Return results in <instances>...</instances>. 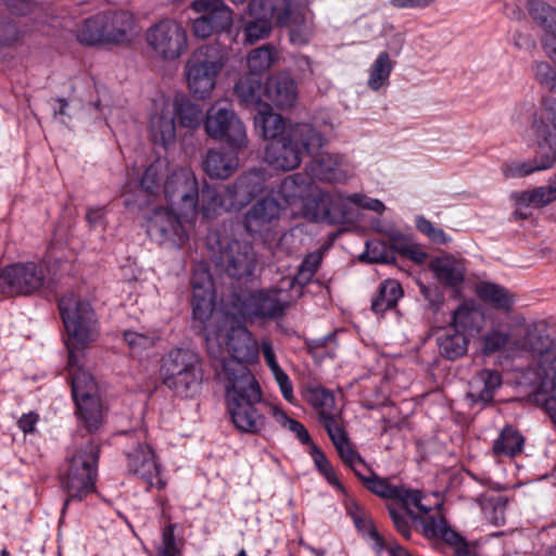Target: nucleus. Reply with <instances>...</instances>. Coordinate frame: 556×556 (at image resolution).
Here are the masks:
<instances>
[{
	"label": "nucleus",
	"instance_id": "obj_1",
	"mask_svg": "<svg viewBox=\"0 0 556 556\" xmlns=\"http://www.w3.org/2000/svg\"><path fill=\"white\" fill-rule=\"evenodd\" d=\"M135 176L138 173L132 168L127 174L124 194L132 192V185L135 194L125 199L126 206L144 210L164 198L181 216L195 213L199 185L189 166L172 165L166 157H157L144 169L138 184H135Z\"/></svg>",
	"mask_w": 556,
	"mask_h": 556
},
{
	"label": "nucleus",
	"instance_id": "obj_2",
	"mask_svg": "<svg viewBox=\"0 0 556 556\" xmlns=\"http://www.w3.org/2000/svg\"><path fill=\"white\" fill-rule=\"evenodd\" d=\"M241 321L227 308L220 318L215 317L214 323L205 327L206 350L211 358L218 362L215 370L220 382L226 368L247 367L258 358V343Z\"/></svg>",
	"mask_w": 556,
	"mask_h": 556
},
{
	"label": "nucleus",
	"instance_id": "obj_3",
	"mask_svg": "<svg viewBox=\"0 0 556 556\" xmlns=\"http://www.w3.org/2000/svg\"><path fill=\"white\" fill-rule=\"evenodd\" d=\"M227 412L235 427L244 433L261 434L267 425L260 383L248 367L226 368L222 374Z\"/></svg>",
	"mask_w": 556,
	"mask_h": 556
},
{
	"label": "nucleus",
	"instance_id": "obj_4",
	"mask_svg": "<svg viewBox=\"0 0 556 556\" xmlns=\"http://www.w3.org/2000/svg\"><path fill=\"white\" fill-rule=\"evenodd\" d=\"M59 309L67 336V369L68 371L85 370L80 364V354L100 336L97 314L89 302L74 293L60 299Z\"/></svg>",
	"mask_w": 556,
	"mask_h": 556
},
{
	"label": "nucleus",
	"instance_id": "obj_5",
	"mask_svg": "<svg viewBox=\"0 0 556 556\" xmlns=\"http://www.w3.org/2000/svg\"><path fill=\"white\" fill-rule=\"evenodd\" d=\"M326 143L321 132L311 124H289L286 136L266 147L265 161L275 169L292 170L301 164L304 154L313 155Z\"/></svg>",
	"mask_w": 556,
	"mask_h": 556
},
{
	"label": "nucleus",
	"instance_id": "obj_6",
	"mask_svg": "<svg viewBox=\"0 0 556 556\" xmlns=\"http://www.w3.org/2000/svg\"><path fill=\"white\" fill-rule=\"evenodd\" d=\"M289 292L280 287L235 294L228 308L243 321L267 323L281 319L291 306Z\"/></svg>",
	"mask_w": 556,
	"mask_h": 556
},
{
	"label": "nucleus",
	"instance_id": "obj_7",
	"mask_svg": "<svg viewBox=\"0 0 556 556\" xmlns=\"http://www.w3.org/2000/svg\"><path fill=\"white\" fill-rule=\"evenodd\" d=\"M228 61L224 49L216 45H203L187 59L184 75L190 93L198 99L208 98L217 78Z\"/></svg>",
	"mask_w": 556,
	"mask_h": 556
},
{
	"label": "nucleus",
	"instance_id": "obj_8",
	"mask_svg": "<svg viewBox=\"0 0 556 556\" xmlns=\"http://www.w3.org/2000/svg\"><path fill=\"white\" fill-rule=\"evenodd\" d=\"M161 377L175 394L188 397L197 393L203 380L201 358L190 349L170 350L163 358Z\"/></svg>",
	"mask_w": 556,
	"mask_h": 556
},
{
	"label": "nucleus",
	"instance_id": "obj_9",
	"mask_svg": "<svg viewBox=\"0 0 556 556\" xmlns=\"http://www.w3.org/2000/svg\"><path fill=\"white\" fill-rule=\"evenodd\" d=\"M72 396L79 424L88 431H97L103 420L102 403L92 375L86 370L68 371Z\"/></svg>",
	"mask_w": 556,
	"mask_h": 556
},
{
	"label": "nucleus",
	"instance_id": "obj_10",
	"mask_svg": "<svg viewBox=\"0 0 556 556\" xmlns=\"http://www.w3.org/2000/svg\"><path fill=\"white\" fill-rule=\"evenodd\" d=\"M349 204L377 213H382L386 208L380 200L368 198L362 193H338L332 197L323 194L305 203V215L316 222L327 220L332 223L346 219Z\"/></svg>",
	"mask_w": 556,
	"mask_h": 556
},
{
	"label": "nucleus",
	"instance_id": "obj_11",
	"mask_svg": "<svg viewBox=\"0 0 556 556\" xmlns=\"http://www.w3.org/2000/svg\"><path fill=\"white\" fill-rule=\"evenodd\" d=\"M49 282L46 263L25 262L5 266L0 271V294L29 295Z\"/></svg>",
	"mask_w": 556,
	"mask_h": 556
},
{
	"label": "nucleus",
	"instance_id": "obj_12",
	"mask_svg": "<svg viewBox=\"0 0 556 556\" xmlns=\"http://www.w3.org/2000/svg\"><path fill=\"white\" fill-rule=\"evenodd\" d=\"M207 247L212 250L215 261L230 277L240 279L252 275L255 254L250 243L220 239L217 233H211L207 237Z\"/></svg>",
	"mask_w": 556,
	"mask_h": 556
},
{
	"label": "nucleus",
	"instance_id": "obj_13",
	"mask_svg": "<svg viewBox=\"0 0 556 556\" xmlns=\"http://www.w3.org/2000/svg\"><path fill=\"white\" fill-rule=\"evenodd\" d=\"M146 41L154 55L163 61H176L188 49V34L185 26L174 18H163L151 25Z\"/></svg>",
	"mask_w": 556,
	"mask_h": 556
},
{
	"label": "nucleus",
	"instance_id": "obj_14",
	"mask_svg": "<svg viewBox=\"0 0 556 556\" xmlns=\"http://www.w3.org/2000/svg\"><path fill=\"white\" fill-rule=\"evenodd\" d=\"M204 129L207 136L225 141L233 150L240 151L248 147L249 139L244 124L233 110L222 106L218 102L207 110Z\"/></svg>",
	"mask_w": 556,
	"mask_h": 556
},
{
	"label": "nucleus",
	"instance_id": "obj_15",
	"mask_svg": "<svg viewBox=\"0 0 556 556\" xmlns=\"http://www.w3.org/2000/svg\"><path fill=\"white\" fill-rule=\"evenodd\" d=\"M276 25L289 29L294 46L307 45L314 36V13L304 3L294 0H274Z\"/></svg>",
	"mask_w": 556,
	"mask_h": 556
},
{
	"label": "nucleus",
	"instance_id": "obj_16",
	"mask_svg": "<svg viewBox=\"0 0 556 556\" xmlns=\"http://www.w3.org/2000/svg\"><path fill=\"white\" fill-rule=\"evenodd\" d=\"M190 9L200 14L192 22V33L197 38H208L232 26L233 13L224 0H193Z\"/></svg>",
	"mask_w": 556,
	"mask_h": 556
},
{
	"label": "nucleus",
	"instance_id": "obj_17",
	"mask_svg": "<svg viewBox=\"0 0 556 556\" xmlns=\"http://www.w3.org/2000/svg\"><path fill=\"white\" fill-rule=\"evenodd\" d=\"M146 228L148 236L160 244L169 243L181 248L189 240L188 231L181 218L173 210L159 204L147 217Z\"/></svg>",
	"mask_w": 556,
	"mask_h": 556
},
{
	"label": "nucleus",
	"instance_id": "obj_18",
	"mask_svg": "<svg viewBox=\"0 0 556 556\" xmlns=\"http://www.w3.org/2000/svg\"><path fill=\"white\" fill-rule=\"evenodd\" d=\"M267 188V173L263 168H253L241 174L232 185L225 186L230 200L228 207L238 211L249 204Z\"/></svg>",
	"mask_w": 556,
	"mask_h": 556
},
{
	"label": "nucleus",
	"instance_id": "obj_19",
	"mask_svg": "<svg viewBox=\"0 0 556 556\" xmlns=\"http://www.w3.org/2000/svg\"><path fill=\"white\" fill-rule=\"evenodd\" d=\"M556 162V141L551 136L544 137V143L538 142L536 154L532 160L519 162L511 161L502 165V174L505 178H522L536 172L552 168Z\"/></svg>",
	"mask_w": 556,
	"mask_h": 556
},
{
	"label": "nucleus",
	"instance_id": "obj_20",
	"mask_svg": "<svg viewBox=\"0 0 556 556\" xmlns=\"http://www.w3.org/2000/svg\"><path fill=\"white\" fill-rule=\"evenodd\" d=\"M126 457L128 472L141 479L147 484V489L165 488L166 482L161 477L160 466L149 445L138 443L126 452Z\"/></svg>",
	"mask_w": 556,
	"mask_h": 556
},
{
	"label": "nucleus",
	"instance_id": "obj_21",
	"mask_svg": "<svg viewBox=\"0 0 556 556\" xmlns=\"http://www.w3.org/2000/svg\"><path fill=\"white\" fill-rule=\"evenodd\" d=\"M311 156L313 159L306 166L311 178L337 184L345 182L353 175V168L343 155L318 150Z\"/></svg>",
	"mask_w": 556,
	"mask_h": 556
},
{
	"label": "nucleus",
	"instance_id": "obj_22",
	"mask_svg": "<svg viewBox=\"0 0 556 556\" xmlns=\"http://www.w3.org/2000/svg\"><path fill=\"white\" fill-rule=\"evenodd\" d=\"M274 0H251L243 24L244 40L253 45L267 38L271 31V21L276 22Z\"/></svg>",
	"mask_w": 556,
	"mask_h": 556
},
{
	"label": "nucleus",
	"instance_id": "obj_23",
	"mask_svg": "<svg viewBox=\"0 0 556 556\" xmlns=\"http://www.w3.org/2000/svg\"><path fill=\"white\" fill-rule=\"evenodd\" d=\"M306 401L318 415V420L327 431L344 425L342 410L336 405L331 391L321 386H309L306 389Z\"/></svg>",
	"mask_w": 556,
	"mask_h": 556
},
{
	"label": "nucleus",
	"instance_id": "obj_24",
	"mask_svg": "<svg viewBox=\"0 0 556 556\" xmlns=\"http://www.w3.org/2000/svg\"><path fill=\"white\" fill-rule=\"evenodd\" d=\"M103 15L106 45L128 43L139 34L137 20L131 12L109 10Z\"/></svg>",
	"mask_w": 556,
	"mask_h": 556
},
{
	"label": "nucleus",
	"instance_id": "obj_25",
	"mask_svg": "<svg viewBox=\"0 0 556 556\" xmlns=\"http://www.w3.org/2000/svg\"><path fill=\"white\" fill-rule=\"evenodd\" d=\"M327 434L332 442L340 460L345 467L350 468L356 477L362 476L364 470H369V465L365 462L350 440L348 431L345 430V425H341L331 431H327Z\"/></svg>",
	"mask_w": 556,
	"mask_h": 556
},
{
	"label": "nucleus",
	"instance_id": "obj_26",
	"mask_svg": "<svg viewBox=\"0 0 556 556\" xmlns=\"http://www.w3.org/2000/svg\"><path fill=\"white\" fill-rule=\"evenodd\" d=\"M527 7L531 17L544 28L543 48L556 64V9L540 0L528 1Z\"/></svg>",
	"mask_w": 556,
	"mask_h": 556
},
{
	"label": "nucleus",
	"instance_id": "obj_27",
	"mask_svg": "<svg viewBox=\"0 0 556 556\" xmlns=\"http://www.w3.org/2000/svg\"><path fill=\"white\" fill-rule=\"evenodd\" d=\"M280 204L271 198L258 200L245 214L244 227L250 233H261L269 229L273 222L278 219Z\"/></svg>",
	"mask_w": 556,
	"mask_h": 556
},
{
	"label": "nucleus",
	"instance_id": "obj_28",
	"mask_svg": "<svg viewBox=\"0 0 556 556\" xmlns=\"http://www.w3.org/2000/svg\"><path fill=\"white\" fill-rule=\"evenodd\" d=\"M265 94L279 109H289L298 99L296 83L286 73L270 76L265 85Z\"/></svg>",
	"mask_w": 556,
	"mask_h": 556
},
{
	"label": "nucleus",
	"instance_id": "obj_29",
	"mask_svg": "<svg viewBox=\"0 0 556 556\" xmlns=\"http://www.w3.org/2000/svg\"><path fill=\"white\" fill-rule=\"evenodd\" d=\"M150 138L155 144L169 147L176 140V124L169 103H164L150 118Z\"/></svg>",
	"mask_w": 556,
	"mask_h": 556
},
{
	"label": "nucleus",
	"instance_id": "obj_30",
	"mask_svg": "<svg viewBox=\"0 0 556 556\" xmlns=\"http://www.w3.org/2000/svg\"><path fill=\"white\" fill-rule=\"evenodd\" d=\"M97 479L78 467L67 463V468L62 478V485L68 497L63 505V511L67 508L71 500L81 501L85 496L92 493L96 489Z\"/></svg>",
	"mask_w": 556,
	"mask_h": 556
},
{
	"label": "nucleus",
	"instance_id": "obj_31",
	"mask_svg": "<svg viewBox=\"0 0 556 556\" xmlns=\"http://www.w3.org/2000/svg\"><path fill=\"white\" fill-rule=\"evenodd\" d=\"M429 268L435 279L445 287L457 289L464 282L466 275L465 264L453 255H443L432 260Z\"/></svg>",
	"mask_w": 556,
	"mask_h": 556
},
{
	"label": "nucleus",
	"instance_id": "obj_32",
	"mask_svg": "<svg viewBox=\"0 0 556 556\" xmlns=\"http://www.w3.org/2000/svg\"><path fill=\"white\" fill-rule=\"evenodd\" d=\"M227 200L230 199L227 195L225 187L222 190H217L214 187L205 186L201 189V191L198 190V206L195 213L193 215L188 214V216L185 217L193 218L198 213H200L204 218H213L217 216L222 211H235L233 207H228L226 205Z\"/></svg>",
	"mask_w": 556,
	"mask_h": 556
},
{
	"label": "nucleus",
	"instance_id": "obj_33",
	"mask_svg": "<svg viewBox=\"0 0 556 556\" xmlns=\"http://www.w3.org/2000/svg\"><path fill=\"white\" fill-rule=\"evenodd\" d=\"M239 166V159L236 154L224 149H211L206 152L202 162L203 170L216 179H227Z\"/></svg>",
	"mask_w": 556,
	"mask_h": 556
},
{
	"label": "nucleus",
	"instance_id": "obj_34",
	"mask_svg": "<svg viewBox=\"0 0 556 556\" xmlns=\"http://www.w3.org/2000/svg\"><path fill=\"white\" fill-rule=\"evenodd\" d=\"M256 131L266 140H278L286 136L288 126L281 115L274 113L270 105L264 103L260 105L257 114L254 116Z\"/></svg>",
	"mask_w": 556,
	"mask_h": 556
},
{
	"label": "nucleus",
	"instance_id": "obj_35",
	"mask_svg": "<svg viewBox=\"0 0 556 556\" xmlns=\"http://www.w3.org/2000/svg\"><path fill=\"white\" fill-rule=\"evenodd\" d=\"M104 22L103 12L83 20L74 30L77 41L87 47L106 46Z\"/></svg>",
	"mask_w": 556,
	"mask_h": 556
},
{
	"label": "nucleus",
	"instance_id": "obj_36",
	"mask_svg": "<svg viewBox=\"0 0 556 556\" xmlns=\"http://www.w3.org/2000/svg\"><path fill=\"white\" fill-rule=\"evenodd\" d=\"M484 323L485 317L482 309L473 302H464L455 311L452 324L463 333L476 336L482 331Z\"/></svg>",
	"mask_w": 556,
	"mask_h": 556
},
{
	"label": "nucleus",
	"instance_id": "obj_37",
	"mask_svg": "<svg viewBox=\"0 0 556 556\" xmlns=\"http://www.w3.org/2000/svg\"><path fill=\"white\" fill-rule=\"evenodd\" d=\"M357 478L368 491L381 498L395 500L399 503L405 494V486L391 484L389 478L379 477L370 466L369 470H364Z\"/></svg>",
	"mask_w": 556,
	"mask_h": 556
},
{
	"label": "nucleus",
	"instance_id": "obj_38",
	"mask_svg": "<svg viewBox=\"0 0 556 556\" xmlns=\"http://www.w3.org/2000/svg\"><path fill=\"white\" fill-rule=\"evenodd\" d=\"M440 354L446 359H457L468 351L469 339L453 324L439 338Z\"/></svg>",
	"mask_w": 556,
	"mask_h": 556
},
{
	"label": "nucleus",
	"instance_id": "obj_39",
	"mask_svg": "<svg viewBox=\"0 0 556 556\" xmlns=\"http://www.w3.org/2000/svg\"><path fill=\"white\" fill-rule=\"evenodd\" d=\"M502 386V375L496 369H482L473 378V392L476 401L490 404L493 402L496 390Z\"/></svg>",
	"mask_w": 556,
	"mask_h": 556
},
{
	"label": "nucleus",
	"instance_id": "obj_40",
	"mask_svg": "<svg viewBox=\"0 0 556 556\" xmlns=\"http://www.w3.org/2000/svg\"><path fill=\"white\" fill-rule=\"evenodd\" d=\"M312 181L307 175L293 174L287 176L279 185L277 193L286 204H293L309 195Z\"/></svg>",
	"mask_w": 556,
	"mask_h": 556
},
{
	"label": "nucleus",
	"instance_id": "obj_41",
	"mask_svg": "<svg viewBox=\"0 0 556 556\" xmlns=\"http://www.w3.org/2000/svg\"><path fill=\"white\" fill-rule=\"evenodd\" d=\"M519 207L532 206L542 208L556 201V186L548 180V185L535 187L531 190L516 192L513 195Z\"/></svg>",
	"mask_w": 556,
	"mask_h": 556
},
{
	"label": "nucleus",
	"instance_id": "obj_42",
	"mask_svg": "<svg viewBox=\"0 0 556 556\" xmlns=\"http://www.w3.org/2000/svg\"><path fill=\"white\" fill-rule=\"evenodd\" d=\"M99 447L92 439H88L81 446L76 447L68 456L67 463L79 470L91 473L97 479L98 476Z\"/></svg>",
	"mask_w": 556,
	"mask_h": 556
},
{
	"label": "nucleus",
	"instance_id": "obj_43",
	"mask_svg": "<svg viewBox=\"0 0 556 556\" xmlns=\"http://www.w3.org/2000/svg\"><path fill=\"white\" fill-rule=\"evenodd\" d=\"M403 296V289L399 281L387 279L380 283L377 294L371 301V311L375 314H383L396 306L397 301Z\"/></svg>",
	"mask_w": 556,
	"mask_h": 556
},
{
	"label": "nucleus",
	"instance_id": "obj_44",
	"mask_svg": "<svg viewBox=\"0 0 556 556\" xmlns=\"http://www.w3.org/2000/svg\"><path fill=\"white\" fill-rule=\"evenodd\" d=\"M395 62L388 52H380L369 67L367 86L372 91H378L389 85L391 73Z\"/></svg>",
	"mask_w": 556,
	"mask_h": 556
},
{
	"label": "nucleus",
	"instance_id": "obj_45",
	"mask_svg": "<svg viewBox=\"0 0 556 556\" xmlns=\"http://www.w3.org/2000/svg\"><path fill=\"white\" fill-rule=\"evenodd\" d=\"M523 437L513 427L506 426L494 441L492 452L495 457H514L523 447Z\"/></svg>",
	"mask_w": 556,
	"mask_h": 556
},
{
	"label": "nucleus",
	"instance_id": "obj_46",
	"mask_svg": "<svg viewBox=\"0 0 556 556\" xmlns=\"http://www.w3.org/2000/svg\"><path fill=\"white\" fill-rule=\"evenodd\" d=\"M174 117H178L180 127L188 130H194L200 127L203 121V113L198 104L192 103L188 99H176L170 105Z\"/></svg>",
	"mask_w": 556,
	"mask_h": 556
},
{
	"label": "nucleus",
	"instance_id": "obj_47",
	"mask_svg": "<svg viewBox=\"0 0 556 556\" xmlns=\"http://www.w3.org/2000/svg\"><path fill=\"white\" fill-rule=\"evenodd\" d=\"M542 114L540 117L533 116L532 129L538 136L542 137L544 143L545 136H552L548 127H551L556 134V98L545 97L541 102ZM554 141L553 137H551Z\"/></svg>",
	"mask_w": 556,
	"mask_h": 556
},
{
	"label": "nucleus",
	"instance_id": "obj_48",
	"mask_svg": "<svg viewBox=\"0 0 556 556\" xmlns=\"http://www.w3.org/2000/svg\"><path fill=\"white\" fill-rule=\"evenodd\" d=\"M476 292L483 302L497 309L508 311L513 304V298L508 291L492 282H480L477 285Z\"/></svg>",
	"mask_w": 556,
	"mask_h": 556
},
{
	"label": "nucleus",
	"instance_id": "obj_49",
	"mask_svg": "<svg viewBox=\"0 0 556 556\" xmlns=\"http://www.w3.org/2000/svg\"><path fill=\"white\" fill-rule=\"evenodd\" d=\"M261 78L252 73L242 76L235 85V93L248 105H262L261 103Z\"/></svg>",
	"mask_w": 556,
	"mask_h": 556
},
{
	"label": "nucleus",
	"instance_id": "obj_50",
	"mask_svg": "<svg viewBox=\"0 0 556 556\" xmlns=\"http://www.w3.org/2000/svg\"><path fill=\"white\" fill-rule=\"evenodd\" d=\"M510 333L501 326H493L489 331L480 337V352L482 355L490 356L501 352L508 344Z\"/></svg>",
	"mask_w": 556,
	"mask_h": 556
},
{
	"label": "nucleus",
	"instance_id": "obj_51",
	"mask_svg": "<svg viewBox=\"0 0 556 556\" xmlns=\"http://www.w3.org/2000/svg\"><path fill=\"white\" fill-rule=\"evenodd\" d=\"M214 293L211 294H201L194 293L192 294L191 306H192V315L194 320L201 323L203 325V330L205 331V327L214 323V318H220L222 315H214Z\"/></svg>",
	"mask_w": 556,
	"mask_h": 556
},
{
	"label": "nucleus",
	"instance_id": "obj_52",
	"mask_svg": "<svg viewBox=\"0 0 556 556\" xmlns=\"http://www.w3.org/2000/svg\"><path fill=\"white\" fill-rule=\"evenodd\" d=\"M276 60L277 51L270 45L253 49L247 58L250 72L256 76L266 72Z\"/></svg>",
	"mask_w": 556,
	"mask_h": 556
},
{
	"label": "nucleus",
	"instance_id": "obj_53",
	"mask_svg": "<svg viewBox=\"0 0 556 556\" xmlns=\"http://www.w3.org/2000/svg\"><path fill=\"white\" fill-rule=\"evenodd\" d=\"M507 503L508 498L500 494L484 497L481 503L484 518L494 526H503L506 519Z\"/></svg>",
	"mask_w": 556,
	"mask_h": 556
},
{
	"label": "nucleus",
	"instance_id": "obj_54",
	"mask_svg": "<svg viewBox=\"0 0 556 556\" xmlns=\"http://www.w3.org/2000/svg\"><path fill=\"white\" fill-rule=\"evenodd\" d=\"M273 417L275 420L283 428L288 429L292 433L295 434L298 440L305 445H309L313 443L311 435L307 429L300 421L290 418L282 409L276 406H271L270 408Z\"/></svg>",
	"mask_w": 556,
	"mask_h": 556
},
{
	"label": "nucleus",
	"instance_id": "obj_55",
	"mask_svg": "<svg viewBox=\"0 0 556 556\" xmlns=\"http://www.w3.org/2000/svg\"><path fill=\"white\" fill-rule=\"evenodd\" d=\"M320 262L321 255L318 252H313L306 255L295 276L288 282L289 289H291L295 283L300 286L307 285L316 274Z\"/></svg>",
	"mask_w": 556,
	"mask_h": 556
},
{
	"label": "nucleus",
	"instance_id": "obj_56",
	"mask_svg": "<svg viewBox=\"0 0 556 556\" xmlns=\"http://www.w3.org/2000/svg\"><path fill=\"white\" fill-rule=\"evenodd\" d=\"M439 539H442L453 548L452 556H479L476 547L467 543L457 532L450 529L448 526L445 527Z\"/></svg>",
	"mask_w": 556,
	"mask_h": 556
},
{
	"label": "nucleus",
	"instance_id": "obj_57",
	"mask_svg": "<svg viewBox=\"0 0 556 556\" xmlns=\"http://www.w3.org/2000/svg\"><path fill=\"white\" fill-rule=\"evenodd\" d=\"M192 294H211L214 293L212 276L207 266L203 263L193 267L191 276Z\"/></svg>",
	"mask_w": 556,
	"mask_h": 556
},
{
	"label": "nucleus",
	"instance_id": "obj_58",
	"mask_svg": "<svg viewBox=\"0 0 556 556\" xmlns=\"http://www.w3.org/2000/svg\"><path fill=\"white\" fill-rule=\"evenodd\" d=\"M388 509L397 532L403 538L410 539L412 528L408 515L412 513L401 502L389 505Z\"/></svg>",
	"mask_w": 556,
	"mask_h": 556
},
{
	"label": "nucleus",
	"instance_id": "obj_59",
	"mask_svg": "<svg viewBox=\"0 0 556 556\" xmlns=\"http://www.w3.org/2000/svg\"><path fill=\"white\" fill-rule=\"evenodd\" d=\"M155 549V556H182L181 548L176 542L174 525H167L164 527L162 531V541Z\"/></svg>",
	"mask_w": 556,
	"mask_h": 556
},
{
	"label": "nucleus",
	"instance_id": "obj_60",
	"mask_svg": "<svg viewBox=\"0 0 556 556\" xmlns=\"http://www.w3.org/2000/svg\"><path fill=\"white\" fill-rule=\"evenodd\" d=\"M123 338L128 348L135 354H139L142 351L152 348L155 342V336L149 333H140L131 330L124 331Z\"/></svg>",
	"mask_w": 556,
	"mask_h": 556
},
{
	"label": "nucleus",
	"instance_id": "obj_61",
	"mask_svg": "<svg viewBox=\"0 0 556 556\" xmlns=\"http://www.w3.org/2000/svg\"><path fill=\"white\" fill-rule=\"evenodd\" d=\"M416 228L437 244H446L451 241V238L443 229L434 227V225L424 216L416 217Z\"/></svg>",
	"mask_w": 556,
	"mask_h": 556
},
{
	"label": "nucleus",
	"instance_id": "obj_62",
	"mask_svg": "<svg viewBox=\"0 0 556 556\" xmlns=\"http://www.w3.org/2000/svg\"><path fill=\"white\" fill-rule=\"evenodd\" d=\"M535 79L549 91L556 79V70L545 61L535 62L533 64Z\"/></svg>",
	"mask_w": 556,
	"mask_h": 556
},
{
	"label": "nucleus",
	"instance_id": "obj_63",
	"mask_svg": "<svg viewBox=\"0 0 556 556\" xmlns=\"http://www.w3.org/2000/svg\"><path fill=\"white\" fill-rule=\"evenodd\" d=\"M405 494H403L401 498V503L412 513V507L418 509L419 513L427 515L431 507L426 505L424 503L425 496L421 494V492L417 490H410L405 488L404 491Z\"/></svg>",
	"mask_w": 556,
	"mask_h": 556
},
{
	"label": "nucleus",
	"instance_id": "obj_64",
	"mask_svg": "<svg viewBox=\"0 0 556 556\" xmlns=\"http://www.w3.org/2000/svg\"><path fill=\"white\" fill-rule=\"evenodd\" d=\"M20 38V31L15 24L0 16V47H9Z\"/></svg>",
	"mask_w": 556,
	"mask_h": 556
}]
</instances>
